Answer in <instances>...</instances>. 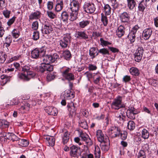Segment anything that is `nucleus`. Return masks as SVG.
Segmentation results:
<instances>
[{"label": "nucleus", "instance_id": "obj_31", "mask_svg": "<svg viewBox=\"0 0 158 158\" xmlns=\"http://www.w3.org/2000/svg\"><path fill=\"white\" fill-rule=\"evenodd\" d=\"M72 12L70 15V20L71 21H73L77 18L78 12L72 11Z\"/></svg>", "mask_w": 158, "mask_h": 158}, {"label": "nucleus", "instance_id": "obj_17", "mask_svg": "<svg viewBox=\"0 0 158 158\" xmlns=\"http://www.w3.org/2000/svg\"><path fill=\"white\" fill-rule=\"evenodd\" d=\"M152 31L151 28L145 29L143 32V36L144 39L148 40L151 35Z\"/></svg>", "mask_w": 158, "mask_h": 158}, {"label": "nucleus", "instance_id": "obj_37", "mask_svg": "<svg viewBox=\"0 0 158 158\" xmlns=\"http://www.w3.org/2000/svg\"><path fill=\"white\" fill-rule=\"evenodd\" d=\"M94 155L96 158H100L101 151L98 146H95L94 150Z\"/></svg>", "mask_w": 158, "mask_h": 158}, {"label": "nucleus", "instance_id": "obj_38", "mask_svg": "<svg viewBox=\"0 0 158 158\" xmlns=\"http://www.w3.org/2000/svg\"><path fill=\"white\" fill-rule=\"evenodd\" d=\"M127 127L128 129L130 130H133L135 127V124L134 121H130L127 123Z\"/></svg>", "mask_w": 158, "mask_h": 158}, {"label": "nucleus", "instance_id": "obj_56", "mask_svg": "<svg viewBox=\"0 0 158 158\" xmlns=\"http://www.w3.org/2000/svg\"><path fill=\"white\" fill-rule=\"evenodd\" d=\"M144 50L142 47H139L136 49L135 53L137 54L143 55V53Z\"/></svg>", "mask_w": 158, "mask_h": 158}, {"label": "nucleus", "instance_id": "obj_30", "mask_svg": "<svg viewBox=\"0 0 158 158\" xmlns=\"http://www.w3.org/2000/svg\"><path fill=\"white\" fill-rule=\"evenodd\" d=\"M69 134L67 132H65L62 137L63 142L64 144L67 143L69 139Z\"/></svg>", "mask_w": 158, "mask_h": 158}, {"label": "nucleus", "instance_id": "obj_52", "mask_svg": "<svg viewBox=\"0 0 158 158\" xmlns=\"http://www.w3.org/2000/svg\"><path fill=\"white\" fill-rule=\"evenodd\" d=\"M127 133L125 131H120V135L121 139L123 140L125 139L127 137Z\"/></svg>", "mask_w": 158, "mask_h": 158}, {"label": "nucleus", "instance_id": "obj_22", "mask_svg": "<svg viewBox=\"0 0 158 158\" xmlns=\"http://www.w3.org/2000/svg\"><path fill=\"white\" fill-rule=\"evenodd\" d=\"M31 56L34 59H37L39 56L40 57V51L37 48L31 51Z\"/></svg>", "mask_w": 158, "mask_h": 158}, {"label": "nucleus", "instance_id": "obj_14", "mask_svg": "<svg viewBox=\"0 0 158 158\" xmlns=\"http://www.w3.org/2000/svg\"><path fill=\"white\" fill-rule=\"evenodd\" d=\"M3 136L5 137V139H7L12 140L13 142L19 140V138L13 133H4Z\"/></svg>", "mask_w": 158, "mask_h": 158}, {"label": "nucleus", "instance_id": "obj_55", "mask_svg": "<svg viewBox=\"0 0 158 158\" xmlns=\"http://www.w3.org/2000/svg\"><path fill=\"white\" fill-rule=\"evenodd\" d=\"M39 38V33L38 31H35L33 33L32 39L35 40H38Z\"/></svg>", "mask_w": 158, "mask_h": 158}, {"label": "nucleus", "instance_id": "obj_20", "mask_svg": "<svg viewBox=\"0 0 158 158\" xmlns=\"http://www.w3.org/2000/svg\"><path fill=\"white\" fill-rule=\"evenodd\" d=\"M125 28L123 26L121 25L116 31V35L118 37L122 36L125 33Z\"/></svg>", "mask_w": 158, "mask_h": 158}, {"label": "nucleus", "instance_id": "obj_2", "mask_svg": "<svg viewBox=\"0 0 158 158\" xmlns=\"http://www.w3.org/2000/svg\"><path fill=\"white\" fill-rule=\"evenodd\" d=\"M124 105L122 104V98L120 97L115 99L111 104V107L115 110H118L120 108H124Z\"/></svg>", "mask_w": 158, "mask_h": 158}, {"label": "nucleus", "instance_id": "obj_42", "mask_svg": "<svg viewBox=\"0 0 158 158\" xmlns=\"http://www.w3.org/2000/svg\"><path fill=\"white\" fill-rule=\"evenodd\" d=\"M142 137L145 139H148L149 136L148 131L145 129H143L142 131Z\"/></svg>", "mask_w": 158, "mask_h": 158}, {"label": "nucleus", "instance_id": "obj_12", "mask_svg": "<svg viewBox=\"0 0 158 158\" xmlns=\"http://www.w3.org/2000/svg\"><path fill=\"white\" fill-rule=\"evenodd\" d=\"M70 70L71 69L67 68L62 73L63 76L69 81L73 80L74 79V76L73 74L69 73Z\"/></svg>", "mask_w": 158, "mask_h": 158}, {"label": "nucleus", "instance_id": "obj_40", "mask_svg": "<svg viewBox=\"0 0 158 158\" xmlns=\"http://www.w3.org/2000/svg\"><path fill=\"white\" fill-rule=\"evenodd\" d=\"M90 23L89 20H83L79 22L80 27L81 28H84Z\"/></svg>", "mask_w": 158, "mask_h": 158}, {"label": "nucleus", "instance_id": "obj_25", "mask_svg": "<svg viewBox=\"0 0 158 158\" xmlns=\"http://www.w3.org/2000/svg\"><path fill=\"white\" fill-rule=\"evenodd\" d=\"M89 54L91 58L93 59L98 54V52H97L96 51V48L95 47L91 48L89 50Z\"/></svg>", "mask_w": 158, "mask_h": 158}, {"label": "nucleus", "instance_id": "obj_35", "mask_svg": "<svg viewBox=\"0 0 158 158\" xmlns=\"http://www.w3.org/2000/svg\"><path fill=\"white\" fill-rule=\"evenodd\" d=\"M18 141V144L22 147H26L28 144V142L26 140L19 139Z\"/></svg>", "mask_w": 158, "mask_h": 158}, {"label": "nucleus", "instance_id": "obj_50", "mask_svg": "<svg viewBox=\"0 0 158 158\" xmlns=\"http://www.w3.org/2000/svg\"><path fill=\"white\" fill-rule=\"evenodd\" d=\"M55 77V75L54 73H49L47 76V79L48 81H50L53 80Z\"/></svg>", "mask_w": 158, "mask_h": 158}, {"label": "nucleus", "instance_id": "obj_16", "mask_svg": "<svg viewBox=\"0 0 158 158\" xmlns=\"http://www.w3.org/2000/svg\"><path fill=\"white\" fill-rule=\"evenodd\" d=\"M70 9L72 11H78L79 9V2L75 0H73L70 3Z\"/></svg>", "mask_w": 158, "mask_h": 158}, {"label": "nucleus", "instance_id": "obj_26", "mask_svg": "<svg viewBox=\"0 0 158 158\" xmlns=\"http://www.w3.org/2000/svg\"><path fill=\"white\" fill-rule=\"evenodd\" d=\"M101 145V149L103 151H107L109 148V142H102Z\"/></svg>", "mask_w": 158, "mask_h": 158}, {"label": "nucleus", "instance_id": "obj_49", "mask_svg": "<svg viewBox=\"0 0 158 158\" xmlns=\"http://www.w3.org/2000/svg\"><path fill=\"white\" fill-rule=\"evenodd\" d=\"M30 107V105L28 103H26L23 106H22L20 107L21 110H29Z\"/></svg>", "mask_w": 158, "mask_h": 158}, {"label": "nucleus", "instance_id": "obj_29", "mask_svg": "<svg viewBox=\"0 0 158 158\" xmlns=\"http://www.w3.org/2000/svg\"><path fill=\"white\" fill-rule=\"evenodd\" d=\"M101 15V21L103 25L105 26H106L108 23V20L106 16V15H104L103 13H102Z\"/></svg>", "mask_w": 158, "mask_h": 158}, {"label": "nucleus", "instance_id": "obj_4", "mask_svg": "<svg viewBox=\"0 0 158 158\" xmlns=\"http://www.w3.org/2000/svg\"><path fill=\"white\" fill-rule=\"evenodd\" d=\"M120 130L116 126L111 127L108 129V133L110 136L112 138H115L119 136Z\"/></svg>", "mask_w": 158, "mask_h": 158}, {"label": "nucleus", "instance_id": "obj_6", "mask_svg": "<svg viewBox=\"0 0 158 158\" xmlns=\"http://www.w3.org/2000/svg\"><path fill=\"white\" fill-rule=\"evenodd\" d=\"M35 75V74L33 72L30 70L27 73L26 75L22 73H19L18 75V77L20 79H22L25 81H28L32 77H33Z\"/></svg>", "mask_w": 158, "mask_h": 158}, {"label": "nucleus", "instance_id": "obj_5", "mask_svg": "<svg viewBox=\"0 0 158 158\" xmlns=\"http://www.w3.org/2000/svg\"><path fill=\"white\" fill-rule=\"evenodd\" d=\"M83 9L86 13L92 14L94 12L95 8L94 4L93 3L85 2L83 5Z\"/></svg>", "mask_w": 158, "mask_h": 158}, {"label": "nucleus", "instance_id": "obj_18", "mask_svg": "<svg viewBox=\"0 0 158 158\" xmlns=\"http://www.w3.org/2000/svg\"><path fill=\"white\" fill-rule=\"evenodd\" d=\"M41 12L38 11L32 12L29 16V20L30 21L39 19L41 17Z\"/></svg>", "mask_w": 158, "mask_h": 158}, {"label": "nucleus", "instance_id": "obj_57", "mask_svg": "<svg viewBox=\"0 0 158 158\" xmlns=\"http://www.w3.org/2000/svg\"><path fill=\"white\" fill-rule=\"evenodd\" d=\"M47 13L48 17L51 19H54L56 17L55 14L52 11H47Z\"/></svg>", "mask_w": 158, "mask_h": 158}, {"label": "nucleus", "instance_id": "obj_54", "mask_svg": "<svg viewBox=\"0 0 158 158\" xmlns=\"http://www.w3.org/2000/svg\"><path fill=\"white\" fill-rule=\"evenodd\" d=\"M39 26L38 22L37 21L34 22L32 24V28L35 30H37Z\"/></svg>", "mask_w": 158, "mask_h": 158}, {"label": "nucleus", "instance_id": "obj_8", "mask_svg": "<svg viewBox=\"0 0 158 158\" xmlns=\"http://www.w3.org/2000/svg\"><path fill=\"white\" fill-rule=\"evenodd\" d=\"M138 113L137 110L133 107L129 106L127 112V117L131 119H134L135 118V115Z\"/></svg>", "mask_w": 158, "mask_h": 158}, {"label": "nucleus", "instance_id": "obj_62", "mask_svg": "<svg viewBox=\"0 0 158 158\" xmlns=\"http://www.w3.org/2000/svg\"><path fill=\"white\" fill-rule=\"evenodd\" d=\"M63 8V6L56 4L55 7V10L56 12H59L62 10Z\"/></svg>", "mask_w": 158, "mask_h": 158}, {"label": "nucleus", "instance_id": "obj_24", "mask_svg": "<svg viewBox=\"0 0 158 158\" xmlns=\"http://www.w3.org/2000/svg\"><path fill=\"white\" fill-rule=\"evenodd\" d=\"M45 139L48 146H53L54 145L55 139L53 136H47L46 137Z\"/></svg>", "mask_w": 158, "mask_h": 158}, {"label": "nucleus", "instance_id": "obj_45", "mask_svg": "<svg viewBox=\"0 0 158 158\" xmlns=\"http://www.w3.org/2000/svg\"><path fill=\"white\" fill-rule=\"evenodd\" d=\"M134 55L135 60L137 62H140L142 59L143 55L138 54L137 53H135Z\"/></svg>", "mask_w": 158, "mask_h": 158}, {"label": "nucleus", "instance_id": "obj_27", "mask_svg": "<svg viewBox=\"0 0 158 158\" xmlns=\"http://www.w3.org/2000/svg\"><path fill=\"white\" fill-rule=\"evenodd\" d=\"M77 38H80L85 39L88 38V36L84 31H77Z\"/></svg>", "mask_w": 158, "mask_h": 158}, {"label": "nucleus", "instance_id": "obj_61", "mask_svg": "<svg viewBox=\"0 0 158 158\" xmlns=\"http://www.w3.org/2000/svg\"><path fill=\"white\" fill-rule=\"evenodd\" d=\"M68 92L67 91L66 93H65V97L66 98H73L74 96L73 93L70 92L69 91Z\"/></svg>", "mask_w": 158, "mask_h": 158}, {"label": "nucleus", "instance_id": "obj_28", "mask_svg": "<svg viewBox=\"0 0 158 158\" xmlns=\"http://www.w3.org/2000/svg\"><path fill=\"white\" fill-rule=\"evenodd\" d=\"M11 42V36L10 35H9L5 38L4 40V44H6V47H8L10 46Z\"/></svg>", "mask_w": 158, "mask_h": 158}, {"label": "nucleus", "instance_id": "obj_36", "mask_svg": "<svg viewBox=\"0 0 158 158\" xmlns=\"http://www.w3.org/2000/svg\"><path fill=\"white\" fill-rule=\"evenodd\" d=\"M79 123L80 126L85 129L88 128V125L84 119H81L79 121Z\"/></svg>", "mask_w": 158, "mask_h": 158}, {"label": "nucleus", "instance_id": "obj_53", "mask_svg": "<svg viewBox=\"0 0 158 158\" xmlns=\"http://www.w3.org/2000/svg\"><path fill=\"white\" fill-rule=\"evenodd\" d=\"M100 41L101 42L100 44L103 46H106L111 44L110 43L103 40L102 38H100Z\"/></svg>", "mask_w": 158, "mask_h": 158}, {"label": "nucleus", "instance_id": "obj_19", "mask_svg": "<svg viewBox=\"0 0 158 158\" xmlns=\"http://www.w3.org/2000/svg\"><path fill=\"white\" fill-rule=\"evenodd\" d=\"M45 110L49 115L55 116L57 114L56 109L52 107H47L45 109Z\"/></svg>", "mask_w": 158, "mask_h": 158}, {"label": "nucleus", "instance_id": "obj_34", "mask_svg": "<svg viewBox=\"0 0 158 158\" xmlns=\"http://www.w3.org/2000/svg\"><path fill=\"white\" fill-rule=\"evenodd\" d=\"M147 3L145 4L143 0L139 4L138 8L139 10L142 12H143L147 6Z\"/></svg>", "mask_w": 158, "mask_h": 158}, {"label": "nucleus", "instance_id": "obj_1", "mask_svg": "<svg viewBox=\"0 0 158 158\" xmlns=\"http://www.w3.org/2000/svg\"><path fill=\"white\" fill-rule=\"evenodd\" d=\"M46 51L44 49L40 50V57H43V64H50L54 62L59 57L58 55L56 53L52 55H45Z\"/></svg>", "mask_w": 158, "mask_h": 158}, {"label": "nucleus", "instance_id": "obj_15", "mask_svg": "<svg viewBox=\"0 0 158 158\" xmlns=\"http://www.w3.org/2000/svg\"><path fill=\"white\" fill-rule=\"evenodd\" d=\"M121 21L123 23H128L130 20V16L127 12H124L119 15Z\"/></svg>", "mask_w": 158, "mask_h": 158}, {"label": "nucleus", "instance_id": "obj_64", "mask_svg": "<svg viewBox=\"0 0 158 158\" xmlns=\"http://www.w3.org/2000/svg\"><path fill=\"white\" fill-rule=\"evenodd\" d=\"M139 28V27L138 25H136L132 28L131 32L136 34L137 30Z\"/></svg>", "mask_w": 158, "mask_h": 158}, {"label": "nucleus", "instance_id": "obj_58", "mask_svg": "<svg viewBox=\"0 0 158 158\" xmlns=\"http://www.w3.org/2000/svg\"><path fill=\"white\" fill-rule=\"evenodd\" d=\"M3 13L4 15L6 18H8L10 17V11L8 10H6L3 11Z\"/></svg>", "mask_w": 158, "mask_h": 158}, {"label": "nucleus", "instance_id": "obj_63", "mask_svg": "<svg viewBox=\"0 0 158 158\" xmlns=\"http://www.w3.org/2000/svg\"><path fill=\"white\" fill-rule=\"evenodd\" d=\"M86 145H84V148L83 150L84 152H85V154L89 153V147L91 146H89L87 144H86Z\"/></svg>", "mask_w": 158, "mask_h": 158}, {"label": "nucleus", "instance_id": "obj_32", "mask_svg": "<svg viewBox=\"0 0 158 158\" xmlns=\"http://www.w3.org/2000/svg\"><path fill=\"white\" fill-rule=\"evenodd\" d=\"M103 9L105 15H109L110 14L111 8L108 4L106 5L104 7Z\"/></svg>", "mask_w": 158, "mask_h": 158}, {"label": "nucleus", "instance_id": "obj_9", "mask_svg": "<svg viewBox=\"0 0 158 158\" xmlns=\"http://www.w3.org/2000/svg\"><path fill=\"white\" fill-rule=\"evenodd\" d=\"M96 136L98 141L101 143L109 141L108 137L105 136L101 130H98L97 131Z\"/></svg>", "mask_w": 158, "mask_h": 158}, {"label": "nucleus", "instance_id": "obj_59", "mask_svg": "<svg viewBox=\"0 0 158 158\" xmlns=\"http://www.w3.org/2000/svg\"><path fill=\"white\" fill-rule=\"evenodd\" d=\"M16 19V17L15 16L13 17L12 18L10 19L7 22V24L8 26H10L12 25L15 22Z\"/></svg>", "mask_w": 158, "mask_h": 158}, {"label": "nucleus", "instance_id": "obj_39", "mask_svg": "<svg viewBox=\"0 0 158 158\" xmlns=\"http://www.w3.org/2000/svg\"><path fill=\"white\" fill-rule=\"evenodd\" d=\"M63 57L66 60L69 59L71 57V54L69 51L66 50L64 51L63 53Z\"/></svg>", "mask_w": 158, "mask_h": 158}, {"label": "nucleus", "instance_id": "obj_10", "mask_svg": "<svg viewBox=\"0 0 158 158\" xmlns=\"http://www.w3.org/2000/svg\"><path fill=\"white\" fill-rule=\"evenodd\" d=\"M44 26L41 29L42 32L43 34H48L51 33L52 30V28L50 24L48 22H45L43 24Z\"/></svg>", "mask_w": 158, "mask_h": 158}, {"label": "nucleus", "instance_id": "obj_46", "mask_svg": "<svg viewBox=\"0 0 158 158\" xmlns=\"http://www.w3.org/2000/svg\"><path fill=\"white\" fill-rule=\"evenodd\" d=\"M134 55L135 60L137 62H140L142 59L143 55L138 54L137 53H135Z\"/></svg>", "mask_w": 158, "mask_h": 158}, {"label": "nucleus", "instance_id": "obj_47", "mask_svg": "<svg viewBox=\"0 0 158 158\" xmlns=\"http://www.w3.org/2000/svg\"><path fill=\"white\" fill-rule=\"evenodd\" d=\"M128 36L131 42L133 43L135 41L136 37L135 34H133V33L130 32Z\"/></svg>", "mask_w": 158, "mask_h": 158}, {"label": "nucleus", "instance_id": "obj_11", "mask_svg": "<svg viewBox=\"0 0 158 158\" xmlns=\"http://www.w3.org/2000/svg\"><path fill=\"white\" fill-rule=\"evenodd\" d=\"M80 137L81 140L85 142L86 144L89 146H91L93 142L89 135L85 133L81 132L80 134Z\"/></svg>", "mask_w": 158, "mask_h": 158}, {"label": "nucleus", "instance_id": "obj_13", "mask_svg": "<svg viewBox=\"0 0 158 158\" xmlns=\"http://www.w3.org/2000/svg\"><path fill=\"white\" fill-rule=\"evenodd\" d=\"M53 66L50 65V64H42L40 67L39 70L42 73L45 71L51 72L53 70Z\"/></svg>", "mask_w": 158, "mask_h": 158}, {"label": "nucleus", "instance_id": "obj_23", "mask_svg": "<svg viewBox=\"0 0 158 158\" xmlns=\"http://www.w3.org/2000/svg\"><path fill=\"white\" fill-rule=\"evenodd\" d=\"M125 110V108H122L120 110V112L116 115V117L118 118L120 121L124 120L125 118L124 111Z\"/></svg>", "mask_w": 158, "mask_h": 158}, {"label": "nucleus", "instance_id": "obj_41", "mask_svg": "<svg viewBox=\"0 0 158 158\" xmlns=\"http://www.w3.org/2000/svg\"><path fill=\"white\" fill-rule=\"evenodd\" d=\"M130 72L132 75L136 76L139 75L138 70L136 68L132 67L130 69Z\"/></svg>", "mask_w": 158, "mask_h": 158}, {"label": "nucleus", "instance_id": "obj_60", "mask_svg": "<svg viewBox=\"0 0 158 158\" xmlns=\"http://www.w3.org/2000/svg\"><path fill=\"white\" fill-rule=\"evenodd\" d=\"M47 8L49 10H52L53 8V3L52 1H48L47 3Z\"/></svg>", "mask_w": 158, "mask_h": 158}, {"label": "nucleus", "instance_id": "obj_51", "mask_svg": "<svg viewBox=\"0 0 158 158\" xmlns=\"http://www.w3.org/2000/svg\"><path fill=\"white\" fill-rule=\"evenodd\" d=\"M11 33L12 36L14 38H17L19 36V32L16 29H14Z\"/></svg>", "mask_w": 158, "mask_h": 158}, {"label": "nucleus", "instance_id": "obj_3", "mask_svg": "<svg viewBox=\"0 0 158 158\" xmlns=\"http://www.w3.org/2000/svg\"><path fill=\"white\" fill-rule=\"evenodd\" d=\"M71 39V37L70 34H66L64 35V38L59 41V45L62 48H66L69 44L70 42Z\"/></svg>", "mask_w": 158, "mask_h": 158}, {"label": "nucleus", "instance_id": "obj_48", "mask_svg": "<svg viewBox=\"0 0 158 158\" xmlns=\"http://www.w3.org/2000/svg\"><path fill=\"white\" fill-rule=\"evenodd\" d=\"M146 153L143 150H140L138 154V158H146Z\"/></svg>", "mask_w": 158, "mask_h": 158}, {"label": "nucleus", "instance_id": "obj_7", "mask_svg": "<svg viewBox=\"0 0 158 158\" xmlns=\"http://www.w3.org/2000/svg\"><path fill=\"white\" fill-rule=\"evenodd\" d=\"M70 155L71 157L77 158L80 155V150L79 148L73 145L70 148Z\"/></svg>", "mask_w": 158, "mask_h": 158}, {"label": "nucleus", "instance_id": "obj_44", "mask_svg": "<svg viewBox=\"0 0 158 158\" xmlns=\"http://www.w3.org/2000/svg\"><path fill=\"white\" fill-rule=\"evenodd\" d=\"M98 53H100L103 55H109V51L106 48H103L98 50Z\"/></svg>", "mask_w": 158, "mask_h": 158}, {"label": "nucleus", "instance_id": "obj_21", "mask_svg": "<svg viewBox=\"0 0 158 158\" xmlns=\"http://www.w3.org/2000/svg\"><path fill=\"white\" fill-rule=\"evenodd\" d=\"M127 6L129 9L132 10L135 8L136 3L135 0H127Z\"/></svg>", "mask_w": 158, "mask_h": 158}, {"label": "nucleus", "instance_id": "obj_43", "mask_svg": "<svg viewBox=\"0 0 158 158\" xmlns=\"http://www.w3.org/2000/svg\"><path fill=\"white\" fill-rule=\"evenodd\" d=\"M69 17V15L67 12H63L61 14V19L63 22L67 20Z\"/></svg>", "mask_w": 158, "mask_h": 158}, {"label": "nucleus", "instance_id": "obj_33", "mask_svg": "<svg viewBox=\"0 0 158 158\" xmlns=\"http://www.w3.org/2000/svg\"><path fill=\"white\" fill-rule=\"evenodd\" d=\"M9 125V123L6 120L0 119V128L8 127Z\"/></svg>", "mask_w": 158, "mask_h": 158}]
</instances>
